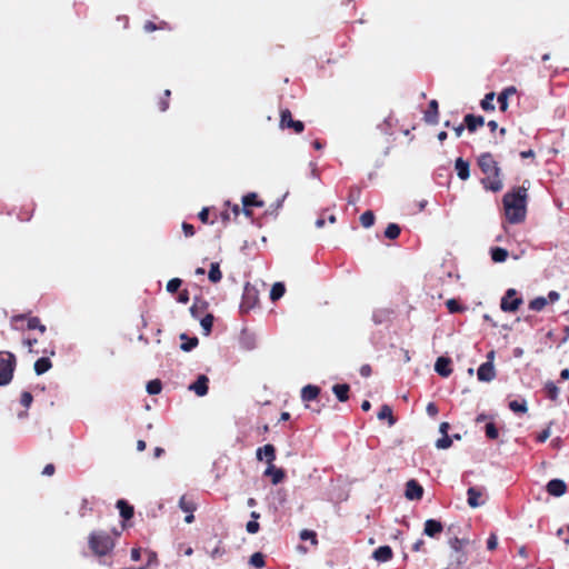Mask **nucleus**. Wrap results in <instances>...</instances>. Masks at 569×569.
Returning a JSON list of instances; mask_svg holds the SVG:
<instances>
[{
  "label": "nucleus",
  "instance_id": "nucleus-1",
  "mask_svg": "<svg viewBox=\"0 0 569 569\" xmlns=\"http://www.w3.org/2000/svg\"><path fill=\"white\" fill-rule=\"evenodd\" d=\"M527 188L513 187L502 198L507 219L510 223H520L526 219L527 213Z\"/></svg>",
  "mask_w": 569,
  "mask_h": 569
},
{
  "label": "nucleus",
  "instance_id": "nucleus-2",
  "mask_svg": "<svg viewBox=\"0 0 569 569\" xmlns=\"http://www.w3.org/2000/svg\"><path fill=\"white\" fill-rule=\"evenodd\" d=\"M477 164L481 172L486 174L480 181L482 187L492 192L501 191L503 188L501 168L495 160L493 154L491 152L481 153L477 159Z\"/></svg>",
  "mask_w": 569,
  "mask_h": 569
},
{
  "label": "nucleus",
  "instance_id": "nucleus-3",
  "mask_svg": "<svg viewBox=\"0 0 569 569\" xmlns=\"http://www.w3.org/2000/svg\"><path fill=\"white\" fill-rule=\"evenodd\" d=\"M88 546L96 556L103 557L112 551L116 540L104 530H94L88 537Z\"/></svg>",
  "mask_w": 569,
  "mask_h": 569
},
{
  "label": "nucleus",
  "instance_id": "nucleus-4",
  "mask_svg": "<svg viewBox=\"0 0 569 569\" xmlns=\"http://www.w3.org/2000/svg\"><path fill=\"white\" fill-rule=\"evenodd\" d=\"M17 367V358L13 352L0 351V387L8 386Z\"/></svg>",
  "mask_w": 569,
  "mask_h": 569
},
{
  "label": "nucleus",
  "instance_id": "nucleus-5",
  "mask_svg": "<svg viewBox=\"0 0 569 569\" xmlns=\"http://www.w3.org/2000/svg\"><path fill=\"white\" fill-rule=\"evenodd\" d=\"M259 301V291L254 286H251L249 282L246 283L243 288V293L241 298V303L239 306L241 313H248L252 310Z\"/></svg>",
  "mask_w": 569,
  "mask_h": 569
},
{
  "label": "nucleus",
  "instance_id": "nucleus-6",
  "mask_svg": "<svg viewBox=\"0 0 569 569\" xmlns=\"http://www.w3.org/2000/svg\"><path fill=\"white\" fill-rule=\"evenodd\" d=\"M522 303L523 299L518 296V291L513 288H509L500 300V309L503 312H516Z\"/></svg>",
  "mask_w": 569,
  "mask_h": 569
},
{
  "label": "nucleus",
  "instance_id": "nucleus-7",
  "mask_svg": "<svg viewBox=\"0 0 569 569\" xmlns=\"http://www.w3.org/2000/svg\"><path fill=\"white\" fill-rule=\"evenodd\" d=\"M280 128H289L296 133H301L305 130V123L300 120H293L290 110L284 109L280 113Z\"/></svg>",
  "mask_w": 569,
  "mask_h": 569
},
{
  "label": "nucleus",
  "instance_id": "nucleus-8",
  "mask_svg": "<svg viewBox=\"0 0 569 569\" xmlns=\"http://www.w3.org/2000/svg\"><path fill=\"white\" fill-rule=\"evenodd\" d=\"M423 492V487L416 479H410L406 482L405 497L408 500H420Z\"/></svg>",
  "mask_w": 569,
  "mask_h": 569
},
{
  "label": "nucleus",
  "instance_id": "nucleus-9",
  "mask_svg": "<svg viewBox=\"0 0 569 569\" xmlns=\"http://www.w3.org/2000/svg\"><path fill=\"white\" fill-rule=\"evenodd\" d=\"M188 389L193 391L198 397L207 396L209 391V378L203 373L198 375L197 379L189 385Z\"/></svg>",
  "mask_w": 569,
  "mask_h": 569
},
{
  "label": "nucleus",
  "instance_id": "nucleus-10",
  "mask_svg": "<svg viewBox=\"0 0 569 569\" xmlns=\"http://www.w3.org/2000/svg\"><path fill=\"white\" fill-rule=\"evenodd\" d=\"M546 491L548 495L559 498L567 492V483L562 479L553 478L547 482Z\"/></svg>",
  "mask_w": 569,
  "mask_h": 569
},
{
  "label": "nucleus",
  "instance_id": "nucleus-11",
  "mask_svg": "<svg viewBox=\"0 0 569 569\" xmlns=\"http://www.w3.org/2000/svg\"><path fill=\"white\" fill-rule=\"evenodd\" d=\"M443 531V525L438 519H427L423 525V535L429 538H438L440 533Z\"/></svg>",
  "mask_w": 569,
  "mask_h": 569
},
{
  "label": "nucleus",
  "instance_id": "nucleus-12",
  "mask_svg": "<svg viewBox=\"0 0 569 569\" xmlns=\"http://www.w3.org/2000/svg\"><path fill=\"white\" fill-rule=\"evenodd\" d=\"M478 380L481 382H490L496 378V369L493 362H483L477 370Z\"/></svg>",
  "mask_w": 569,
  "mask_h": 569
},
{
  "label": "nucleus",
  "instance_id": "nucleus-13",
  "mask_svg": "<svg viewBox=\"0 0 569 569\" xmlns=\"http://www.w3.org/2000/svg\"><path fill=\"white\" fill-rule=\"evenodd\" d=\"M423 121L427 124L436 126L439 122V103L436 99L429 101L428 109L425 111Z\"/></svg>",
  "mask_w": 569,
  "mask_h": 569
},
{
  "label": "nucleus",
  "instance_id": "nucleus-14",
  "mask_svg": "<svg viewBox=\"0 0 569 569\" xmlns=\"http://www.w3.org/2000/svg\"><path fill=\"white\" fill-rule=\"evenodd\" d=\"M256 458L259 461L266 460L267 463L276 460V447L271 443H267L259 447L256 451Z\"/></svg>",
  "mask_w": 569,
  "mask_h": 569
},
{
  "label": "nucleus",
  "instance_id": "nucleus-15",
  "mask_svg": "<svg viewBox=\"0 0 569 569\" xmlns=\"http://www.w3.org/2000/svg\"><path fill=\"white\" fill-rule=\"evenodd\" d=\"M263 475L270 477L271 483L274 486L281 483L286 478V471L282 468L276 467L273 462L268 463Z\"/></svg>",
  "mask_w": 569,
  "mask_h": 569
},
{
  "label": "nucleus",
  "instance_id": "nucleus-16",
  "mask_svg": "<svg viewBox=\"0 0 569 569\" xmlns=\"http://www.w3.org/2000/svg\"><path fill=\"white\" fill-rule=\"evenodd\" d=\"M116 507L118 508L120 517L122 518V529H124L126 522L130 520L134 515L133 506H131L124 499H119L116 503Z\"/></svg>",
  "mask_w": 569,
  "mask_h": 569
},
{
  "label": "nucleus",
  "instance_id": "nucleus-17",
  "mask_svg": "<svg viewBox=\"0 0 569 569\" xmlns=\"http://www.w3.org/2000/svg\"><path fill=\"white\" fill-rule=\"evenodd\" d=\"M482 497V489L479 487H469L467 490V502L470 508H478L485 505V500H480Z\"/></svg>",
  "mask_w": 569,
  "mask_h": 569
},
{
  "label": "nucleus",
  "instance_id": "nucleus-18",
  "mask_svg": "<svg viewBox=\"0 0 569 569\" xmlns=\"http://www.w3.org/2000/svg\"><path fill=\"white\" fill-rule=\"evenodd\" d=\"M435 371L443 378L451 375V359L445 356L438 357L435 363Z\"/></svg>",
  "mask_w": 569,
  "mask_h": 569
},
{
  "label": "nucleus",
  "instance_id": "nucleus-19",
  "mask_svg": "<svg viewBox=\"0 0 569 569\" xmlns=\"http://www.w3.org/2000/svg\"><path fill=\"white\" fill-rule=\"evenodd\" d=\"M239 343L242 349L253 350L257 347L256 333L248 329H242L239 337Z\"/></svg>",
  "mask_w": 569,
  "mask_h": 569
},
{
  "label": "nucleus",
  "instance_id": "nucleus-20",
  "mask_svg": "<svg viewBox=\"0 0 569 569\" xmlns=\"http://www.w3.org/2000/svg\"><path fill=\"white\" fill-rule=\"evenodd\" d=\"M463 123H465L466 129L472 133V132H476L478 130V128H480L485 124V118L482 116L467 113L463 117Z\"/></svg>",
  "mask_w": 569,
  "mask_h": 569
},
{
  "label": "nucleus",
  "instance_id": "nucleus-21",
  "mask_svg": "<svg viewBox=\"0 0 569 569\" xmlns=\"http://www.w3.org/2000/svg\"><path fill=\"white\" fill-rule=\"evenodd\" d=\"M320 387L316 385H307L301 389L302 401H317L320 402Z\"/></svg>",
  "mask_w": 569,
  "mask_h": 569
},
{
  "label": "nucleus",
  "instance_id": "nucleus-22",
  "mask_svg": "<svg viewBox=\"0 0 569 569\" xmlns=\"http://www.w3.org/2000/svg\"><path fill=\"white\" fill-rule=\"evenodd\" d=\"M455 170L460 180L466 181L470 178V163L463 158L459 157L456 159Z\"/></svg>",
  "mask_w": 569,
  "mask_h": 569
},
{
  "label": "nucleus",
  "instance_id": "nucleus-23",
  "mask_svg": "<svg viewBox=\"0 0 569 569\" xmlns=\"http://www.w3.org/2000/svg\"><path fill=\"white\" fill-rule=\"evenodd\" d=\"M392 557V548L388 545L380 546L372 552V558L378 562H387L391 560Z\"/></svg>",
  "mask_w": 569,
  "mask_h": 569
},
{
  "label": "nucleus",
  "instance_id": "nucleus-24",
  "mask_svg": "<svg viewBox=\"0 0 569 569\" xmlns=\"http://www.w3.org/2000/svg\"><path fill=\"white\" fill-rule=\"evenodd\" d=\"M517 93V89L516 87L513 86H510V87H507L505 88L498 96H497V100H498V103H499V109L505 112L507 111L508 109V99L510 96Z\"/></svg>",
  "mask_w": 569,
  "mask_h": 569
},
{
  "label": "nucleus",
  "instance_id": "nucleus-25",
  "mask_svg": "<svg viewBox=\"0 0 569 569\" xmlns=\"http://www.w3.org/2000/svg\"><path fill=\"white\" fill-rule=\"evenodd\" d=\"M179 339L182 341L180 345V349L183 352H190L199 345L198 337H189L186 332L180 333Z\"/></svg>",
  "mask_w": 569,
  "mask_h": 569
},
{
  "label": "nucleus",
  "instance_id": "nucleus-26",
  "mask_svg": "<svg viewBox=\"0 0 569 569\" xmlns=\"http://www.w3.org/2000/svg\"><path fill=\"white\" fill-rule=\"evenodd\" d=\"M350 386L348 383H336L332 386V392L340 402L349 399Z\"/></svg>",
  "mask_w": 569,
  "mask_h": 569
},
{
  "label": "nucleus",
  "instance_id": "nucleus-27",
  "mask_svg": "<svg viewBox=\"0 0 569 569\" xmlns=\"http://www.w3.org/2000/svg\"><path fill=\"white\" fill-rule=\"evenodd\" d=\"M208 308V302L199 297L194 298L189 311L192 318L199 319L200 315Z\"/></svg>",
  "mask_w": 569,
  "mask_h": 569
},
{
  "label": "nucleus",
  "instance_id": "nucleus-28",
  "mask_svg": "<svg viewBox=\"0 0 569 569\" xmlns=\"http://www.w3.org/2000/svg\"><path fill=\"white\" fill-rule=\"evenodd\" d=\"M52 368V362L48 357H41L36 360L33 369L36 375L41 376Z\"/></svg>",
  "mask_w": 569,
  "mask_h": 569
},
{
  "label": "nucleus",
  "instance_id": "nucleus-29",
  "mask_svg": "<svg viewBox=\"0 0 569 569\" xmlns=\"http://www.w3.org/2000/svg\"><path fill=\"white\" fill-rule=\"evenodd\" d=\"M286 293V284L282 281H277L272 284L269 298L272 302L280 300Z\"/></svg>",
  "mask_w": 569,
  "mask_h": 569
},
{
  "label": "nucleus",
  "instance_id": "nucleus-30",
  "mask_svg": "<svg viewBox=\"0 0 569 569\" xmlns=\"http://www.w3.org/2000/svg\"><path fill=\"white\" fill-rule=\"evenodd\" d=\"M377 417L379 420L387 419L389 427L393 426L397 422V419L392 413V408L389 405H382Z\"/></svg>",
  "mask_w": 569,
  "mask_h": 569
},
{
  "label": "nucleus",
  "instance_id": "nucleus-31",
  "mask_svg": "<svg viewBox=\"0 0 569 569\" xmlns=\"http://www.w3.org/2000/svg\"><path fill=\"white\" fill-rule=\"evenodd\" d=\"M509 257V252L507 249L502 247H492L490 249V258L496 263H502Z\"/></svg>",
  "mask_w": 569,
  "mask_h": 569
},
{
  "label": "nucleus",
  "instance_id": "nucleus-32",
  "mask_svg": "<svg viewBox=\"0 0 569 569\" xmlns=\"http://www.w3.org/2000/svg\"><path fill=\"white\" fill-rule=\"evenodd\" d=\"M241 202L242 204H244V207L250 208H261L264 206V202L258 198V194L256 192H248L247 194H244L241 199Z\"/></svg>",
  "mask_w": 569,
  "mask_h": 569
},
{
  "label": "nucleus",
  "instance_id": "nucleus-33",
  "mask_svg": "<svg viewBox=\"0 0 569 569\" xmlns=\"http://www.w3.org/2000/svg\"><path fill=\"white\" fill-rule=\"evenodd\" d=\"M508 408L515 413H526L528 411V405L526 399L511 400L508 403Z\"/></svg>",
  "mask_w": 569,
  "mask_h": 569
},
{
  "label": "nucleus",
  "instance_id": "nucleus-34",
  "mask_svg": "<svg viewBox=\"0 0 569 569\" xmlns=\"http://www.w3.org/2000/svg\"><path fill=\"white\" fill-rule=\"evenodd\" d=\"M208 279L212 283H218L222 279V272L218 262H212L208 272Z\"/></svg>",
  "mask_w": 569,
  "mask_h": 569
},
{
  "label": "nucleus",
  "instance_id": "nucleus-35",
  "mask_svg": "<svg viewBox=\"0 0 569 569\" xmlns=\"http://www.w3.org/2000/svg\"><path fill=\"white\" fill-rule=\"evenodd\" d=\"M496 97V93L493 91H490L485 94V97L480 101V107L483 111H495L496 107L493 104V99Z\"/></svg>",
  "mask_w": 569,
  "mask_h": 569
},
{
  "label": "nucleus",
  "instance_id": "nucleus-36",
  "mask_svg": "<svg viewBox=\"0 0 569 569\" xmlns=\"http://www.w3.org/2000/svg\"><path fill=\"white\" fill-rule=\"evenodd\" d=\"M200 319V326L203 330L204 336H209L212 331L214 317L212 313H207L204 317L199 318Z\"/></svg>",
  "mask_w": 569,
  "mask_h": 569
},
{
  "label": "nucleus",
  "instance_id": "nucleus-37",
  "mask_svg": "<svg viewBox=\"0 0 569 569\" xmlns=\"http://www.w3.org/2000/svg\"><path fill=\"white\" fill-rule=\"evenodd\" d=\"M401 228L398 223L390 222L385 229V237L389 240H395L400 236Z\"/></svg>",
  "mask_w": 569,
  "mask_h": 569
},
{
  "label": "nucleus",
  "instance_id": "nucleus-38",
  "mask_svg": "<svg viewBox=\"0 0 569 569\" xmlns=\"http://www.w3.org/2000/svg\"><path fill=\"white\" fill-rule=\"evenodd\" d=\"M249 565L257 569L263 568L266 566L264 555L260 551L252 553L249 558Z\"/></svg>",
  "mask_w": 569,
  "mask_h": 569
},
{
  "label": "nucleus",
  "instance_id": "nucleus-39",
  "mask_svg": "<svg viewBox=\"0 0 569 569\" xmlns=\"http://www.w3.org/2000/svg\"><path fill=\"white\" fill-rule=\"evenodd\" d=\"M548 305V299L542 297V296H539V297H536L535 299H532L530 302H529V309L532 310V311H541L545 309V307Z\"/></svg>",
  "mask_w": 569,
  "mask_h": 569
},
{
  "label": "nucleus",
  "instance_id": "nucleus-40",
  "mask_svg": "<svg viewBox=\"0 0 569 569\" xmlns=\"http://www.w3.org/2000/svg\"><path fill=\"white\" fill-rule=\"evenodd\" d=\"M545 391H546V395L547 397L552 400V401H557L558 400V397H559V388L556 386V383L553 381H548L546 385H545Z\"/></svg>",
  "mask_w": 569,
  "mask_h": 569
},
{
  "label": "nucleus",
  "instance_id": "nucleus-41",
  "mask_svg": "<svg viewBox=\"0 0 569 569\" xmlns=\"http://www.w3.org/2000/svg\"><path fill=\"white\" fill-rule=\"evenodd\" d=\"M146 389L150 396L159 395L162 390V382L159 379L150 380L148 381Z\"/></svg>",
  "mask_w": 569,
  "mask_h": 569
},
{
  "label": "nucleus",
  "instance_id": "nucleus-42",
  "mask_svg": "<svg viewBox=\"0 0 569 569\" xmlns=\"http://www.w3.org/2000/svg\"><path fill=\"white\" fill-rule=\"evenodd\" d=\"M375 220L376 217L373 211L371 210H367L360 216V222L363 228L372 227L375 224Z\"/></svg>",
  "mask_w": 569,
  "mask_h": 569
},
{
  "label": "nucleus",
  "instance_id": "nucleus-43",
  "mask_svg": "<svg viewBox=\"0 0 569 569\" xmlns=\"http://www.w3.org/2000/svg\"><path fill=\"white\" fill-rule=\"evenodd\" d=\"M483 429L485 435L489 440H496L499 437V430L495 422H487Z\"/></svg>",
  "mask_w": 569,
  "mask_h": 569
},
{
  "label": "nucleus",
  "instance_id": "nucleus-44",
  "mask_svg": "<svg viewBox=\"0 0 569 569\" xmlns=\"http://www.w3.org/2000/svg\"><path fill=\"white\" fill-rule=\"evenodd\" d=\"M27 328L29 330H39L41 333H44L47 330V327L41 323L38 317H30L27 322Z\"/></svg>",
  "mask_w": 569,
  "mask_h": 569
},
{
  "label": "nucleus",
  "instance_id": "nucleus-45",
  "mask_svg": "<svg viewBox=\"0 0 569 569\" xmlns=\"http://www.w3.org/2000/svg\"><path fill=\"white\" fill-rule=\"evenodd\" d=\"M178 505H179V508H180L183 512H187V513H188V512H194V511H196V509H197L196 503H194L193 501H191V500H188V499L186 498V496L180 497V499H179V503H178Z\"/></svg>",
  "mask_w": 569,
  "mask_h": 569
},
{
  "label": "nucleus",
  "instance_id": "nucleus-46",
  "mask_svg": "<svg viewBox=\"0 0 569 569\" xmlns=\"http://www.w3.org/2000/svg\"><path fill=\"white\" fill-rule=\"evenodd\" d=\"M469 543V540L468 539H461V538H458V537H453L449 540V546L450 548L456 551L457 553H460L461 552V549L463 546L468 545Z\"/></svg>",
  "mask_w": 569,
  "mask_h": 569
},
{
  "label": "nucleus",
  "instance_id": "nucleus-47",
  "mask_svg": "<svg viewBox=\"0 0 569 569\" xmlns=\"http://www.w3.org/2000/svg\"><path fill=\"white\" fill-rule=\"evenodd\" d=\"M360 197H361V189L358 186L350 187L349 193H348V199H347L348 203L356 204L360 200Z\"/></svg>",
  "mask_w": 569,
  "mask_h": 569
},
{
  "label": "nucleus",
  "instance_id": "nucleus-48",
  "mask_svg": "<svg viewBox=\"0 0 569 569\" xmlns=\"http://www.w3.org/2000/svg\"><path fill=\"white\" fill-rule=\"evenodd\" d=\"M390 312L388 310H377L372 315V320L376 325H381L389 319Z\"/></svg>",
  "mask_w": 569,
  "mask_h": 569
},
{
  "label": "nucleus",
  "instance_id": "nucleus-49",
  "mask_svg": "<svg viewBox=\"0 0 569 569\" xmlns=\"http://www.w3.org/2000/svg\"><path fill=\"white\" fill-rule=\"evenodd\" d=\"M452 446V438L449 435L442 436L436 441V448L439 450L449 449Z\"/></svg>",
  "mask_w": 569,
  "mask_h": 569
},
{
  "label": "nucleus",
  "instance_id": "nucleus-50",
  "mask_svg": "<svg viewBox=\"0 0 569 569\" xmlns=\"http://www.w3.org/2000/svg\"><path fill=\"white\" fill-rule=\"evenodd\" d=\"M446 306L450 313H457V312H461L462 310H465V308L462 307L460 301L457 299H449L446 302Z\"/></svg>",
  "mask_w": 569,
  "mask_h": 569
},
{
  "label": "nucleus",
  "instance_id": "nucleus-51",
  "mask_svg": "<svg viewBox=\"0 0 569 569\" xmlns=\"http://www.w3.org/2000/svg\"><path fill=\"white\" fill-rule=\"evenodd\" d=\"M300 539L303 540V541H311V543L313 545H317L318 543V540H317V533L313 531V530H309V529H303L300 531V535H299Z\"/></svg>",
  "mask_w": 569,
  "mask_h": 569
},
{
  "label": "nucleus",
  "instance_id": "nucleus-52",
  "mask_svg": "<svg viewBox=\"0 0 569 569\" xmlns=\"http://www.w3.org/2000/svg\"><path fill=\"white\" fill-rule=\"evenodd\" d=\"M391 120H392L391 117H388L381 123L378 124L377 128L380 130L381 133L387 134V136H391L392 134V131H391V127H392Z\"/></svg>",
  "mask_w": 569,
  "mask_h": 569
},
{
  "label": "nucleus",
  "instance_id": "nucleus-53",
  "mask_svg": "<svg viewBox=\"0 0 569 569\" xmlns=\"http://www.w3.org/2000/svg\"><path fill=\"white\" fill-rule=\"evenodd\" d=\"M182 284V280L180 278H172L167 283V291L170 293H176L179 291Z\"/></svg>",
  "mask_w": 569,
  "mask_h": 569
},
{
  "label": "nucleus",
  "instance_id": "nucleus-54",
  "mask_svg": "<svg viewBox=\"0 0 569 569\" xmlns=\"http://www.w3.org/2000/svg\"><path fill=\"white\" fill-rule=\"evenodd\" d=\"M553 425V421H550L548 423V426L541 431L538 433L536 440L537 442L539 443H543L547 441V439L550 437L551 435V426Z\"/></svg>",
  "mask_w": 569,
  "mask_h": 569
},
{
  "label": "nucleus",
  "instance_id": "nucleus-55",
  "mask_svg": "<svg viewBox=\"0 0 569 569\" xmlns=\"http://www.w3.org/2000/svg\"><path fill=\"white\" fill-rule=\"evenodd\" d=\"M170 96H171V91L169 89L164 90L163 97H161L158 102L160 111L164 112L166 110H168Z\"/></svg>",
  "mask_w": 569,
  "mask_h": 569
},
{
  "label": "nucleus",
  "instance_id": "nucleus-56",
  "mask_svg": "<svg viewBox=\"0 0 569 569\" xmlns=\"http://www.w3.org/2000/svg\"><path fill=\"white\" fill-rule=\"evenodd\" d=\"M283 199H278L274 203H272L269 209L266 210L264 216H273L277 217V211L282 207Z\"/></svg>",
  "mask_w": 569,
  "mask_h": 569
},
{
  "label": "nucleus",
  "instance_id": "nucleus-57",
  "mask_svg": "<svg viewBox=\"0 0 569 569\" xmlns=\"http://www.w3.org/2000/svg\"><path fill=\"white\" fill-rule=\"evenodd\" d=\"M147 563H146V568L148 569V567H151V566H157L159 563V560H158V555L156 551H152V550H148L147 551Z\"/></svg>",
  "mask_w": 569,
  "mask_h": 569
},
{
  "label": "nucleus",
  "instance_id": "nucleus-58",
  "mask_svg": "<svg viewBox=\"0 0 569 569\" xmlns=\"http://www.w3.org/2000/svg\"><path fill=\"white\" fill-rule=\"evenodd\" d=\"M33 401V396L31 392L29 391H23L21 393V398H20V403L26 407V408H29L31 406Z\"/></svg>",
  "mask_w": 569,
  "mask_h": 569
},
{
  "label": "nucleus",
  "instance_id": "nucleus-59",
  "mask_svg": "<svg viewBox=\"0 0 569 569\" xmlns=\"http://www.w3.org/2000/svg\"><path fill=\"white\" fill-rule=\"evenodd\" d=\"M260 529V525L258 521H254V520H249L246 525V530L248 533L250 535H254L259 531Z\"/></svg>",
  "mask_w": 569,
  "mask_h": 569
},
{
  "label": "nucleus",
  "instance_id": "nucleus-60",
  "mask_svg": "<svg viewBox=\"0 0 569 569\" xmlns=\"http://www.w3.org/2000/svg\"><path fill=\"white\" fill-rule=\"evenodd\" d=\"M91 510H92V508L89 506V501H88V499H86V498H84V499H82V501H81V506H80L79 511H78V512H79V516H80L81 518H83V517L87 515V512H88V511H91Z\"/></svg>",
  "mask_w": 569,
  "mask_h": 569
},
{
  "label": "nucleus",
  "instance_id": "nucleus-61",
  "mask_svg": "<svg viewBox=\"0 0 569 569\" xmlns=\"http://www.w3.org/2000/svg\"><path fill=\"white\" fill-rule=\"evenodd\" d=\"M498 546V538L495 533H490V536L487 539V549L488 550H495Z\"/></svg>",
  "mask_w": 569,
  "mask_h": 569
},
{
  "label": "nucleus",
  "instance_id": "nucleus-62",
  "mask_svg": "<svg viewBox=\"0 0 569 569\" xmlns=\"http://www.w3.org/2000/svg\"><path fill=\"white\" fill-rule=\"evenodd\" d=\"M182 230L186 237H192L196 232L194 227L188 222L182 223Z\"/></svg>",
  "mask_w": 569,
  "mask_h": 569
},
{
  "label": "nucleus",
  "instance_id": "nucleus-63",
  "mask_svg": "<svg viewBox=\"0 0 569 569\" xmlns=\"http://www.w3.org/2000/svg\"><path fill=\"white\" fill-rule=\"evenodd\" d=\"M209 208L203 207L198 214L199 220L203 223H209Z\"/></svg>",
  "mask_w": 569,
  "mask_h": 569
},
{
  "label": "nucleus",
  "instance_id": "nucleus-64",
  "mask_svg": "<svg viewBox=\"0 0 569 569\" xmlns=\"http://www.w3.org/2000/svg\"><path fill=\"white\" fill-rule=\"evenodd\" d=\"M190 300V295H189V291L188 290H182L179 295H178V298H177V301L179 303H188Z\"/></svg>",
  "mask_w": 569,
  "mask_h": 569
}]
</instances>
